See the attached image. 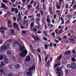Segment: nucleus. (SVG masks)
Segmentation results:
<instances>
[{
    "instance_id": "603ef678",
    "label": "nucleus",
    "mask_w": 76,
    "mask_h": 76,
    "mask_svg": "<svg viewBox=\"0 0 76 76\" xmlns=\"http://www.w3.org/2000/svg\"><path fill=\"white\" fill-rule=\"evenodd\" d=\"M56 18V15L55 14L53 16L54 19H55Z\"/></svg>"
},
{
    "instance_id": "c85d7f7f",
    "label": "nucleus",
    "mask_w": 76,
    "mask_h": 76,
    "mask_svg": "<svg viewBox=\"0 0 76 76\" xmlns=\"http://www.w3.org/2000/svg\"><path fill=\"white\" fill-rule=\"evenodd\" d=\"M65 73L66 74H68L69 73L68 70L67 69H66L65 70Z\"/></svg>"
},
{
    "instance_id": "4c0bfd02",
    "label": "nucleus",
    "mask_w": 76,
    "mask_h": 76,
    "mask_svg": "<svg viewBox=\"0 0 76 76\" xmlns=\"http://www.w3.org/2000/svg\"><path fill=\"white\" fill-rule=\"evenodd\" d=\"M49 56L48 54H47V56L45 57V61L46 62L47 61V60L48 59V56Z\"/></svg>"
},
{
    "instance_id": "ddd939ff",
    "label": "nucleus",
    "mask_w": 76,
    "mask_h": 76,
    "mask_svg": "<svg viewBox=\"0 0 76 76\" xmlns=\"http://www.w3.org/2000/svg\"><path fill=\"white\" fill-rule=\"evenodd\" d=\"M3 30L6 31H7V28L3 27L0 28V30Z\"/></svg>"
},
{
    "instance_id": "412c9836",
    "label": "nucleus",
    "mask_w": 76,
    "mask_h": 76,
    "mask_svg": "<svg viewBox=\"0 0 76 76\" xmlns=\"http://www.w3.org/2000/svg\"><path fill=\"white\" fill-rule=\"evenodd\" d=\"M0 74L2 75L4 73V71L2 69H0Z\"/></svg>"
},
{
    "instance_id": "6e6552de",
    "label": "nucleus",
    "mask_w": 76,
    "mask_h": 76,
    "mask_svg": "<svg viewBox=\"0 0 76 76\" xmlns=\"http://www.w3.org/2000/svg\"><path fill=\"white\" fill-rule=\"evenodd\" d=\"M7 55H11L12 54V52L10 50H8L7 51Z\"/></svg>"
},
{
    "instance_id": "49530a36",
    "label": "nucleus",
    "mask_w": 76,
    "mask_h": 76,
    "mask_svg": "<svg viewBox=\"0 0 76 76\" xmlns=\"http://www.w3.org/2000/svg\"><path fill=\"white\" fill-rule=\"evenodd\" d=\"M7 15H9V16H10L11 14V13H10V12H9L8 11L7 12Z\"/></svg>"
},
{
    "instance_id": "423d86ee",
    "label": "nucleus",
    "mask_w": 76,
    "mask_h": 76,
    "mask_svg": "<svg viewBox=\"0 0 76 76\" xmlns=\"http://www.w3.org/2000/svg\"><path fill=\"white\" fill-rule=\"evenodd\" d=\"M19 45L20 43L18 42H14V44H13V46L14 47H15L16 46V45Z\"/></svg>"
},
{
    "instance_id": "774afa93",
    "label": "nucleus",
    "mask_w": 76,
    "mask_h": 76,
    "mask_svg": "<svg viewBox=\"0 0 76 76\" xmlns=\"http://www.w3.org/2000/svg\"><path fill=\"white\" fill-rule=\"evenodd\" d=\"M52 8L50 7V8H49V12H50V11H52Z\"/></svg>"
},
{
    "instance_id": "e433bc0d",
    "label": "nucleus",
    "mask_w": 76,
    "mask_h": 76,
    "mask_svg": "<svg viewBox=\"0 0 76 76\" xmlns=\"http://www.w3.org/2000/svg\"><path fill=\"white\" fill-rule=\"evenodd\" d=\"M32 36L34 38V39L35 41H37L36 40V39H35V38H36V37H35V36H34V35H32Z\"/></svg>"
},
{
    "instance_id": "bf43d9fd",
    "label": "nucleus",
    "mask_w": 76,
    "mask_h": 76,
    "mask_svg": "<svg viewBox=\"0 0 76 76\" xmlns=\"http://www.w3.org/2000/svg\"><path fill=\"white\" fill-rule=\"evenodd\" d=\"M18 9H17V10H16V11H15V14H18Z\"/></svg>"
},
{
    "instance_id": "cd10ccee",
    "label": "nucleus",
    "mask_w": 76,
    "mask_h": 76,
    "mask_svg": "<svg viewBox=\"0 0 76 76\" xmlns=\"http://www.w3.org/2000/svg\"><path fill=\"white\" fill-rule=\"evenodd\" d=\"M24 47L23 46H22V48H20V50L22 52V50H23L24 49Z\"/></svg>"
},
{
    "instance_id": "393cba45",
    "label": "nucleus",
    "mask_w": 76,
    "mask_h": 76,
    "mask_svg": "<svg viewBox=\"0 0 76 76\" xmlns=\"http://www.w3.org/2000/svg\"><path fill=\"white\" fill-rule=\"evenodd\" d=\"M45 48L46 50H48V46L47 44H45Z\"/></svg>"
},
{
    "instance_id": "2eb2a0df",
    "label": "nucleus",
    "mask_w": 76,
    "mask_h": 76,
    "mask_svg": "<svg viewBox=\"0 0 76 76\" xmlns=\"http://www.w3.org/2000/svg\"><path fill=\"white\" fill-rule=\"evenodd\" d=\"M70 41H71V43L72 42H73L72 43V44H75V40H74V39H71L70 40Z\"/></svg>"
},
{
    "instance_id": "052dcab7",
    "label": "nucleus",
    "mask_w": 76,
    "mask_h": 76,
    "mask_svg": "<svg viewBox=\"0 0 76 76\" xmlns=\"http://www.w3.org/2000/svg\"><path fill=\"white\" fill-rule=\"evenodd\" d=\"M50 46L51 48H52L53 47V43L52 42H51L50 44Z\"/></svg>"
},
{
    "instance_id": "0eeeda50",
    "label": "nucleus",
    "mask_w": 76,
    "mask_h": 76,
    "mask_svg": "<svg viewBox=\"0 0 76 76\" xmlns=\"http://www.w3.org/2000/svg\"><path fill=\"white\" fill-rule=\"evenodd\" d=\"M72 69H75L76 68V66L75 64L74 63H72Z\"/></svg>"
},
{
    "instance_id": "13d9d810",
    "label": "nucleus",
    "mask_w": 76,
    "mask_h": 76,
    "mask_svg": "<svg viewBox=\"0 0 76 76\" xmlns=\"http://www.w3.org/2000/svg\"><path fill=\"white\" fill-rule=\"evenodd\" d=\"M0 32H1V33H2V34H3L5 33V31L2 30L0 31Z\"/></svg>"
},
{
    "instance_id": "aec40b11",
    "label": "nucleus",
    "mask_w": 76,
    "mask_h": 76,
    "mask_svg": "<svg viewBox=\"0 0 76 76\" xmlns=\"http://www.w3.org/2000/svg\"><path fill=\"white\" fill-rule=\"evenodd\" d=\"M62 55H60L59 57H58L57 58L59 61H61V59L62 58Z\"/></svg>"
},
{
    "instance_id": "680f3d73",
    "label": "nucleus",
    "mask_w": 76,
    "mask_h": 76,
    "mask_svg": "<svg viewBox=\"0 0 76 76\" xmlns=\"http://www.w3.org/2000/svg\"><path fill=\"white\" fill-rule=\"evenodd\" d=\"M62 33V30H61L59 32V34H61Z\"/></svg>"
},
{
    "instance_id": "f3484780",
    "label": "nucleus",
    "mask_w": 76,
    "mask_h": 76,
    "mask_svg": "<svg viewBox=\"0 0 76 76\" xmlns=\"http://www.w3.org/2000/svg\"><path fill=\"white\" fill-rule=\"evenodd\" d=\"M71 53V52L70 51H67L65 53V55H67L68 54H70Z\"/></svg>"
},
{
    "instance_id": "20e7f679",
    "label": "nucleus",
    "mask_w": 76,
    "mask_h": 76,
    "mask_svg": "<svg viewBox=\"0 0 76 76\" xmlns=\"http://www.w3.org/2000/svg\"><path fill=\"white\" fill-rule=\"evenodd\" d=\"M31 60V57L29 56H27L25 58V60L27 62Z\"/></svg>"
},
{
    "instance_id": "de8ad7c7",
    "label": "nucleus",
    "mask_w": 76,
    "mask_h": 76,
    "mask_svg": "<svg viewBox=\"0 0 76 76\" xmlns=\"http://www.w3.org/2000/svg\"><path fill=\"white\" fill-rule=\"evenodd\" d=\"M7 24H10L12 23V22L10 21H7Z\"/></svg>"
},
{
    "instance_id": "a211bd4d",
    "label": "nucleus",
    "mask_w": 76,
    "mask_h": 76,
    "mask_svg": "<svg viewBox=\"0 0 76 76\" xmlns=\"http://www.w3.org/2000/svg\"><path fill=\"white\" fill-rule=\"evenodd\" d=\"M50 60H48L47 63L46 64V66L48 67H49V66L50 65V63H49Z\"/></svg>"
},
{
    "instance_id": "dca6fc26",
    "label": "nucleus",
    "mask_w": 76,
    "mask_h": 76,
    "mask_svg": "<svg viewBox=\"0 0 76 76\" xmlns=\"http://www.w3.org/2000/svg\"><path fill=\"white\" fill-rule=\"evenodd\" d=\"M4 55L0 54V61L2 60Z\"/></svg>"
},
{
    "instance_id": "f03ea898",
    "label": "nucleus",
    "mask_w": 76,
    "mask_h": 76,
    "mask_svg": "<svg viewBox=\"0 0 76 76\" xmlns=\"http://www.w3.org/2000/svg\"><path fill=\"white\" fill-rule=\"evenodd\" d=\"M13 26H14V28L16 29L17 31H19L20 30V28L18 24L15 23L13 24Z\"/></svg>"
},
{
    "instance_id": "f704fd0d",
    "label": "nucleus",
    "mask_w": 76,
    "mask_h": 76,
    "mask_svg": "<svg viewBox=\"0 0 76 76\" xmlns=\"http://www.w3.org/2000/svg\"><path fill=\"white\" fill-rule=\"evenodd\" d=\"M30 52L32 53H34V51L33 50V49H30Z\"/></svg>"
},
{
    "instance_id": "58836bf2",
    "label": "nucleus",
    "mask_w": 76,
    "mask_h": 76,
    "mask_svg": "<svg viewBox=\"0 0 76 76\" xmlns=\"http://www.w3.org/2000/svg\"><path fill=\"white\" fill-rule=\"evenodd\" d=\"M3 9L5 10H7L8 9V7L7 6H5V7H4V8Z\"/></svg>"
},
{
    "instance_id": "7ed1b4c3",
    "label": "nucleus",
    "mask_w": 76,
    "mask_h": 76,
    "mask_svg": "<svg viewBox=\"0 0 76 76\" xmlns=\"http://www.w3.org/2000/svg\"><path fill=\"white\" fill-rule=\"evenodd\" d=\"M5 50H7V48H6L5 46L4 45L1 47V48L0 50V51L1 53L2 51H4Z\"/></svg>"
},
{
    "instance_id": "ea45409f",
    "label": "nucleus",
    "mask_w": 76,
    "mask_h": 76,
    "mask_svg": "<svg viewBox=\"0 0 76 76\" xmlns=\"http://www.w3.org/2000/svg\"><path fill=\"white\" fill-rule=\"evenodd\" d=\"M42 6H43V8L42 9H45L46 8L45 7V4H42Z\"/></svg>"
},
{
    "instance_id": "6ab92c4d",
    "label": "nucleus",
    "mask_w": 76,
    "mask_h": 76,
    "mask_svg": "<svg viewBox=\"0 0 76 76\" xmlns=\"http://www.w3.org/2000/svg\"><path fill=\"white\" fill-rule=\"evenodd\" d=\"M7 26L8 28H11L12 27V24L10 25L9 24H7Z\"/></svg>"
},
{
    "instance_id": "a18cd8bd",
    "label": "nucleus",
    "mask_w": 76,
    "mask_h": 76,
    "mask_svg": "<svg viewBox=\"0 0 76 76\" xmlns=\"http://www.w3.org/2000/svg\"><path fill=\"white\" fill-rule=\"evenodd\" d=\"M12 10H11V11L12 12H14V11H15L16 10V9H15L13 7L12 8Z\"/></svg>"
},
{
    "instance_id": "a878e982",
    "label": "nucleus",
    "mask_w": 76,
    "mask_h": 76,
    "mask_svg": "<svg viewBox=\"0 0 76 76\" xmlns=\"http://www.w3.org/2000/svg\"><path fill=\"white\" fill-rule=\"evenodd\" d=\"M30 26L31 27H30V29L31 30L32 29V27H33V23H31V24H30Z\"/></svg>"
},
{
    "instance_id": "39448f33",
    "label": "nucleus",
    "mask_w": 76,
    "mask_h": 76,
    "mask_svg": "<svg viewBox=\"0 0 76 76\" xmlns=\"http://www.w3.org/2000/svg\"><path fill=\"white\" fill-rule=\"evenodd\" d=\"M9 68L10 70H12L14 69V66L13 64H10L9 66Z\"/></svg>"
},
{
    "instance_id": "473e14b6",
    "label": "nucleus",
    "mask_w": 76,
    "mask_h": 76,
    "mask_svg": "<svg viewBox=\"0 0 76 76\" xmlns=\"http://www.w3.org/2000/svg\"><path fill=\"white\" fill-rule=\"evenodd\" d=\"M29 71H31L34 70V69H32L31 67H30L28 70Z\"/></svg>"
},
{
    "instance_id": "8fccbe9b",
    "label": "nucleus",
    "mask_w": 76,
    "mask_h": 76,
    "mask_svg": "<svg viewBox=\"0 0 76 76\" xmlns=\"http://www.w3.org/2000/svg\"><path fill=\"white\" fill-rule=\"evenodd\" d=\"M31 6H32L31 5L28 4L27 5V7L28 8H30L31 7Z\"/></svg>"
},
{
    "instance_id": "c03bdc74",
    "label": "nucleus",
    "mask_w": 76,
    "mask_h": 76,
    "mask_svg": "<svg viewBox=\"0 0 76 76\" xmlns=\"http://www.w3.org/2000/svg\"><path fill=\"white\" fill-rule=\"evenodd\" d=\"M72 8H73L74 9H75L76 8V5H75V4H74V6Z\"/></svg>"
},
{
    "instance_id": "4d7b16f0",
    "label": "nucleus",
    "mask_w": 76,
    "mask_h": 76,
    "mask_svg": "<svg viewBox=\"0 0 76 76\" xmlns=\"http://www.w3.org/2000/svg\"><path fill=\"white\" fill-rule=\"evenodd\" d=\"M34 17H33V18L31 19V20L32 21H34V22H35V19H34Z\"/></svg>"
},
{
    "instance_id": "3c124183",
    "label": "nucleus",
    "mask_w": 76,
    "mask_h": 76,
    "mask_svg": "<svg viewBox=\"0 0 76 76\" xmlns=\"http://www.w3.org/2000/svg\"><path fill=\"white\" fill-rule=\"evenodd\" d=\"M54 42H56L57 43H58L59 42V41L58 40H57L56 39H55L54 40Z\"/></svg>"
},
{
    "instance_id": "b1692460",
    "label": "nucleus",
    "mask_w": 76,
    "mask_h": 76,
    "mask_svg": "<svg viewBox=\"0 0 76 76\" xmlns=\"http://www.w3.org/2000/svg\"><path fill=\"white\" fill-rule=\"evenodd\" d=\"M66 66L67 68H70L72 67V66L70 65L69 64H67Z\"/></svg>"
},
{
    "instance_id": "9d476101",
    "label": "nucleus",
    "mask_w": 76,
    "mask_h": 76,
    "mask_svg": "<svg viewBox=\"0 0 76 76\" xmlns=\"http://www.w3.org/2000/svg\"><path fill=\"white\" fill-rule=\"evenodd\" d=\"M57 71L59 72H62L61 67H57L56 69Z\"/></svg>"
},
{
    "instance_id": "f257e3e1",
    "label": "nucleus",
    "mask_w": 76,
    "mask_h": 76,
    "mask_svg": "<svg viewBox=\"0 0 76 76\" xmlns=\"http://www.w3.org/2000/svg\"><path fill=\"white\" fill-rule=\"evenodd\" d=\"M22 52L20 53V56L21 57H25L28 54V51L25 50H22Z\"/></svg>"
},
{
    "instance_id": "338daca9",
    "label": "nucleus",
    "mask_w": 76,
    "mask_h": 76,
    "mask_svg": "<svg viewBox=\"0 0 76 76\" xmlns=\"http://www.w3.org/2000/svg\"><path fill=\"white\" fill-rule=\"evenodd\" d=\"M11 58H12L13 60H14L15 59V58L14 56H13L12 57H11Z\"/></svg>"
},
{
    "instance_id": "0e129e2a",
    "label": "nucleus",
    "mask_w": 76,
    "mask_h": 76,
    "mask_svg": "<svg viewBox=\"0 0 76 76\" xmlns=\"http://www.w3.org/2000/svg\"><path fill=\"white\" fill-rule=\"evenodd\" d=\"M33 30L34 32H37V29L34 28L33 29Z\"/></svg>"
},
{
    "instance_id": "72a5a7b5",
    "label": "nucleus",
    "mask_w": 76,
    "mask_h": 76,
    "mask_svg": "<svg viewBox=\"0 0 76 76\" xmlns=\"http://www.w3.org/2000/svg\"><path fill=\"white\" fill-rule=\"evenodd\" d=\"M8 76H13V74L11 72H10L8 74Z\"/></svg>"
},
{
    "instance_id": "a19ab883",
    "label": "nucleus",
    "mask_w": 76,
    "mask_h": 76,
    "mask_svg": "<svg viewBox=\"0 0 76 76\" xmlns=\"http://www.w3.org/2000/svg\"><path fill=\"white\" fill-rule=\"evenodd\" d=\"M1 5H2V8L3 9H4V8L6 6L4 4H1Z\"/></svg>"
},
{
    "instance_id": "79ce46f5",
    "label": "nucleus",
    "mask_w": 76,
    "mask_h": 76,
    "mask_svg": "<svg viewBox=\"0 0 76 76\" xmlns=\"http://www.w3.org/2000/svg\"><path fill=\"white\" fill-rule=\"evenodd\" d=\"M5 46L6 47V48H8L9 47L10 45L9 44H7Z\"/></svg>"
},
{
    "instance_id": "4be33fe9",
    "label": "nucleus",
    "mask_w": 76,
    "mask_h": 76,
    "mask_svg": "<svg viewBox=\"0 0 76 76\" xmlns=\"http://www.w3.org/2000/svg\"><path fill=\"white\" fill-rule=\"evenodd\" d=\"M58 63H57V64H55V65L54 66V67L55 68L57 66H59V65H60L61 64H58Z\"/></svg>"
},
{
    "instance_id": "6e6d98bb",
    "label": "nucleus",
    "mask_w": 76,
    "mask_h": 76,
    "mask_svg": "<svg viewBox=\"0 0 76 76\" xmlns=\"http://www.w3.org/2000/svg\"><path fill=\"white\" fill-rule=\"evenodd\" d=\"M27 75H31V74L30 72H28L27 73Z\"/></svg>"
},
{
    "instance_id": "e2e57ef3",
    "label": "nucleus",
    "mask_w": 76,
    "mask_h": 76,
    "mask_svg": "<svg viewBox=\"0 0 76 76\" xmlns=\"http://www.w3.org/2000/svg\"><path fill=\"white\" fill-rule=\"evenodd\" d=\"M56 12L58 13H60V11L59 10H56Z\"/></svg>"
},
{
    "instance_id": "f8f14e48",
    "label": "nucleus",
    "mask_w": 76,
    "mask_h": 76,
    "mask_svg": "<svg viewBox=\"0 0 76 76\" xmlns=\"http://www.w3.org/2000/svg\"><path fill=\"white\" fill-rule=\"evenodd\" d=\"M4 61L5 63L7 64V63H8V59L7 58L4 59Z\"/></svg>"
},
{
    "instance_id": "37998d69",
    "label": "nucleus",
    "mask_w": 76,
    "mask_h": 76,
    "mask_svg": "<svg viewBox=\"0 0 76 76\" xmlns=\"http://www.w3.org/2000/svg\"><path fill=\"white\" fill-rule=\"evenodd\" d=\"M29 46L30 47V49H33V46L31 45H29Z\"/></svg>"
},
{
    "instance_id": "5701e85b",
    "label": "nucleus",
    "mask_w": 76,
    "mask_h": 76,
    "mask_svg": "<svg viewBox=\"0 0 76 76\" xmlns=\"http://www.w3.org/2000/svg\"><path fill=\"white\" fill-rule=\"evenodd\" d=\"M10 33H14L15 32V31L13 29H11L10 30Z\"/></svg>"
},
{
    "instance_id": "bb28decb",
    "label": "nucleus",
    "mask_w": 76,
    "mask_h": 76,
    "mask_svg": "<svg viewBox=\"0 0 76 76\" xmlns=\"http://www.w3.org/2000/svg\"><path fill=\"white\" fill-rule=\"evenodd\" d=\"M46 21L48 23H50V19L49 18H47L46 19Z\"/></svg>"
},
{
    "instance_id": "69168bd1",
    "label": "nucleus",
    "mask_w": 76,
    "mask_h": 76,
    "mask_svg": "<svg viewBox=\"0 0 76 76\" xmlns=\"http://www.w3.org/2000/svg\"><path fill=\"white\" fill-rule=\"evenodd\" d=\"M22 32L23 34H26V31H23Z\"/></svg>"
},
{
    "instance_id": "c756f323",
    "label": "nucleus",
    "mask_w": 76,
    "mask_h": 76,
    "mask_svg": "<svg viewBox=\"0 0 76 76\" xmlns=\"http://www.w3.org/2000/svg\"><path fill=\"white\" fill-rule=\"evenodd\" d=\"M71 60H72V61L73 62H75L76 61V59H75V58L74 57H73L72 58Z\"/></svg>"
},
{
    "instance_id": "c9c22d12",
    "label": "nucleus",
    "mask_w": 76,
    "mask_h": 76,
    "mask_svg": "<svg viewBox=\"0 0 76 76\" xmlns=\"http://www.w3.org/2000/svg\"><path fill=\"white\" fill-rule=\"evenodd\" d=\"M17 21L18 23H19V24H20V25H21V23H20V22L18 18H17Z\"/></svg>"
},
{
    "instance_id": "2f4dec72",
    "label": "nucleus",
    "mask_w": 76,
    "mask_h": 76,
    "mask_svg": "<svg viewBox=\"0 0 76 76\" xmlns=\"http://www.w3.org/2000/svg\"><path fill=\"white\" fill-rule=\"evenodd\" d=\"M2 1L4 3H7L8 2V1L6 0H2Z\"/></svg>"
},
{
    "instance_id": "4468645a",
    "label": "nucleus",
    "mask_w": 76,
    "mask_h": 76,
    "mask_svg": "<svg viewBox=\"0 0 76 76\" xmlns=\"http://www.w3.org/2000/svg\"><path fill=\"white\" fill-rule=\"evenodd\" d=\"M0 64V66L1 67H3L4 66V64L3 61H1Z\"/></svg>"
},
{
    "instance_id": "5fc2aeb1",
    "label": "nucleus",
    "mask_w": 76,
    "mask_h": 76,
    "mask_svg": "<svg viewBox=\"0 0 76 76\" xmlns=\"http://www.w3.org/2000/svg\"><path fill=\"white\" fill-rule=\"evenodd\" d=\"M67 35H65L63 37V39H65L66 38H67Z\"/></svg>"
},
{
    "instance_id": "1a4fd4ad",
    "label": "nucleus",
    "mask_w": 76,
    "mask_h": 76,
    "mask_svg": "<svg viewBox=\"0 0 76 76\" xmlns=\"http://www.w3.org/2000/svg\"><path fill=\"white\" fill-rule=\"evenodd\" d=\"M56 9L57 10H59L60 9L61 7L58 5V3H56Z\"/></svg>"
},
{
    "instance_id": "9b49d317",
    "label": "nucleus",
    "mask_w": 76,
    "mask_h": 76,
    "mask_svg": "<svg viewBox=\"0 0 76 76\" xmlns=\"http://www.w3.org/2000/svg\"><path fill=\"white\" fill-rule=\"evenodd\" d=\"M20 66V65L19 64H17L15 66V68L16 69H18Z\"/></svg>"
},
{
    "instance_id": "09e8293b",
    "label": "nucleus",
    "mask_w": 76,
    "mask_h": 76,
    "mask_svg": "<svg viewBox=\"0 0 76 76\" xmlns=\"http://www.w3.org/2000/svg\"><path fill=\"white\" fill-rule=\"evenodd\" d=\"M20 28H21L23 29L24 28V27L23 26L21 25L20 26Z\"/></svg>"
},
{
    "instance_id": "864d4df0",
    "label": "nucleus",
    "mask_w": 76,
    "mask_h": 76,
    "mask_svg": "<svg viewBox=\"0 0 76 76\" xmlns=\"http://www.w3.org/2000/svg\"><path fill=\"white\" fill-rule=\"evenodd\" d=\"M64 23V20H63L62 21V22L60 24V25H63Z\"/></svg>"
},
{
    "instance_id": "7c9ffc66",
    "label": "nucleus",
    "mask_w": 76,
    "mask_h": 76,
    "mask_svg": "<svg viewBox=\"0 0 76 76\" xmlns=\"http://www.w3.org/2000/svg\"><path fill=\"white\" fill-rule=\"evenodd\" d=\"M31 67L32 68L33 70L35 69V66L34 65H33L31 66Z\"/></svg>"
}]
</instances>
